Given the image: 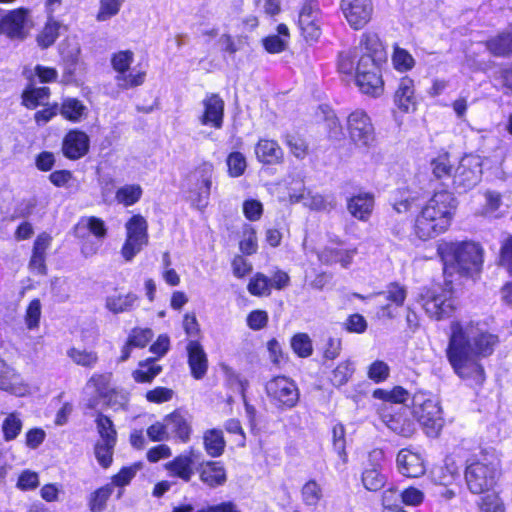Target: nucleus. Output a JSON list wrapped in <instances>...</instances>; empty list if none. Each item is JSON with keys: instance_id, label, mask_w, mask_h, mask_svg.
<instances>
[{"instance_id": "nucleus-1", "label": "nucleus", "mask_w": 512, "mask_h": 512, "mask_svg": "<svg viewBox=\"0 0 512 512\" xmlns=\"http://www.w3.org/2000/svg\"><path fill=\"white\" fill-rule=\"evenodd\" d=\"M498 344V335L482 330L478 323L452 322L447 358L460 378L481 386L486 377L479 358L492 355Z\"/></svg>"}, {"instance_id": "nucleus-2", "label": "nucleus", "mask_w": 512, "mask_h": 512, "mask_svg": "<svg viewBox=\"0 0 512 512\" xmlns=\"http://www.w3.org/2000/svg\"><path fill=\"white\" fill-rule=\"evenodd\" d=\"M456 208L457 200L451 192H435L415 219V235L426 241L444 233L451 225Z\"/></svg>"}, {"instance_id": "nucleus-3", "label": "nucleus", "mask_w": 512, "mask_h": 512, "mask_svg": "<svg viewBox=\"0 0 512 512\" xmlns=\"http://www.w3.org/2000/svg\"><path fill=\"white\" fill-rule=\"evenodd\" d=\"M385 60L386 52L378 35L365 33L358 46L340 53L338 67L342 73L352 74L355 70L359 76L381 68Z\"/></svg>"}, {"instance_id": "nucleus-4", "label": "nucleus", "mask_w": 512, "mask_h": 512, "mask_svg": "<svg viewBox=\"0 0 512 512\" xmlns=\"http://www.w3.org/2000/svg\"><path fill=\"white\" fill-rule=\"evenodd\" d=\"M438 252L444 263V272L462 276L478 274L483 265V250L474 242H450L439 246Z\"/></svg>"}, {"instance_id": "nucleus-5", "label": "nucleus", "mask_w": 512, "mask_h": 512, "mask_svg": "<svg viewBox=\"0 0 512 512\" xmlns=\"http://www.w3.org/2000/svg\"><path fill=\"white\" fill-rule=\"evenodd\" d=\"M500 476L499 464L496 460H473L465 469V480L468 489L474 494L484 493L492 489Z\"/></svg>"}, {"instance_id": "nucleus-6", "label": "nucleus", "mask_w": 512, "mask_h": 512, "mask_svg": "<svg viewBox=\"0 0 512 512\" xmlns=\"http://www.w3.org/2000/svg\"><path fill=\"white\" fill-rule=\"evenodd\" d=\"M270 402L279 410L294 408L300 398L297 384L286 376H276L265 385Z\"/></svg>"}, {"instance_id": "nucleus-7", "label": "nucleus", "mask_w": 512, "mask_h": 512, "mask_svg": "<svg viewBox=\"0 0 512 512\" xmlns=\"http://www.w3.org/2000/svg\"><path fill=\"white\" fill-rule=\"evenodd\" d=\"M126 240L121 249L123 258L130 262L148 245V223L141 215L132 216L125 224Z\"/></svg>"}, {"instance_id": "nucleus-8", "label": "nucleus", "mask_w": 512, "mask_h": 512, "mask_svg": "<svg viewBox=\"0 0 512 512\" xmlns=\"http://www.w3.org/2000/svg\"><path fill=\"white\" fill-rule=\"evenodd\" d=\"M421 302L427 315L436 320L449 317L455 309L450 288L429 289L421 296Z\"/></svg>"}, {"instance_id": "nucleus-9", "label": "nucleus", "mask_w": 512, "mask_h": 512, "mask_svg": "<svg viewBox=\"0 0 512 512\" xmlns=\"http://www.w3.org/2000/svg\"><path fill=\"white\" fill-rule=\"evenodd\" d=\"M413 413L418 421L425 427L437 433L442 427V411L439 402L425 393L413 396Z\"/></svg>"}, {"instance_id": "nucleus-10", "label": "nucleus", "mask_w": 512, "mask_h": 512, "mask_svg": "<svg viewBox=\"0 0 512 512\" xmlns=\"http://www.w3.org/2000/svg\"><path fill=\"white\" fill-rule=\"evenodd\" d=\"M482 177V160L477 155H466L461 158L452 178L454 187L467 191L475 187Z\"/></svg>"}, {"instance_id": "nucleus-11", "label": "nucleus", "mask_w": 512, "mask_h": 512, "mask_svg": "<svg viewBox=\"0 0 512 512\" xmlns=\"http://www.w3.org/2000/svg\"><path fill=\"white\" fill-rule=\"evenodd\" d=\"M351 140L359 147H369L375 140L370 117L362 110L352 112L347 120Z\"/></svg>"}, {"instance_id": "nucleus-12", "label": "nucleus", "mask_w": 512, "mask_h": 512, "mask_svg": "<svg viewBox=\"0 0 512 512\" xmlns=\"http://www.w3.org/2000/svg\"><path fill=\"white\" fill-rule=\"evenodd\" d=\"M213 171V165L204 162L191 175V180L195 181V188L190 191V199L200 209L208 204Z\"/></svg>"}, {"instance_id": "nucleus-13", "label": "nucleus", "mask_w": 512, "mask_h": 512, "mask_svg": "<svg viewBox=\"0 0 512 512\" xmlns=\"http://www.w3.org/2000/svg\"><path fill=\"white\" fill-rule=\"evenodd\" d=\"M341 9L349 25L355 30L363 28L371 19V0H341Z\"/></svg>"}, {"instance_id": "nucleus-14", "label": "nucleus", "mask_w": 512, "mask_h": 512, "mask_svg": "<svg viewBox=\"0 0 512 512\" xmlns=\"http://www.w3.org/2000/svg\"><path fill=\"white\" fill-rule=\"evenodd\" d=\"M319 9L316 3H305L299 13L298 24L306 41H317L321 35Z\"/></svg>"}, {"instance_id": "nucleus-15", "label": "nucleus", "mask_w": 512, "mask_h": 512, "mask_svg": "<svg viewBox=\"0 0 512 512\" xmlns=\"http://www.w3.org/2000/svg\"><path fill=\"white\" fill-rule=\"evenodd\" d=\"M29 30V19L25 9L10 11L4 17L1 15L0 33L10 38L23 39Z\"/></svg>"}, {"instance_id": "nucleus-16", "label": "nucleus", "mask_w": 512, "mask_h": 512, "mask_svg": "<svg viewBox=\"0 0 512 512\" xmlns=\"http://www.w3.org/2000/svg\"><path fill=\"white\" fill-rule=\"evenodd\" d=\"M384 459V452L381 449H374L369 453L371 468H366L362 474L364 487L369 491H378L384 487L386 477L380 470V463Z\"/></svg>"}, {"instance_id": "nucleus-17", "label": "nucleus", "mask_w": 512, "mask_h": 512, "mask_svg": "<svg viewBox=\"0 0 512 512\" xmlns=\"http://www.w3.org/2000/svg\"><path fill=\"white\" fill-rule=\"evenodd\" d=\"M89 144L90 140L85 132L71 130L62 142L63 155L70 160H78L88 153Z\"/></svg>"}, {"instance_id": "nucleus-18", "label": "nucleus", "mask_w": 512, "mask_h": 512, "mask_svg": "<svg viewBox=\"0 0 512 512\" xmlns=\"http://www.w3.org/2000/svg\"><path fill=\"white\" fill-rule=\"evenodd\" d=\"M202 103L204 112L199 117L200 123L220 129L223 124L224 101L218 94H210L205 97Z\"/></svg>"}, {"instance_id": "nucleus-19", "label": "nucleus", "mask_w": 512, "mask_h": 512, "mask_svg": "<svg viewBox=\"0 0 512 512\" xmlns=\"http://www.w3.org/2000/svg\"><path fill=\"white\" fill-rule=\"evenodd\" d=\"M375 204L374 195L361 192L347 199V210L356 219L367 222L373 212Z\"/></svg>"}, {"instance_id": "nucleus-20", "label": "nucleus", "mask_w": 512, "mask_h": 512, "mask_svg": "<svg viewBox=\"0 0 512 512\" xmlns=\"http://www.w3.org/2000/svg\"><path fill=\"white\" fill-rule=\"evenodd\" d=\"M167 431L181 442L186 443L192 432L191 417L181 410H175L164 417Z\"/></svg>"}, {"instance_id": "nucleus-21", "label": "nucleus", "mask_w": 512, "mask_h": 512, "mask_svg": "<svg viewBox=\"0 0 512 512\" xmlns=\"http://www.w3.org/2000/svg\"><path fill=\"white\" fill-rule=\"evenodd\" d=\"M197 457L198 454L194 450H190L189 452L178 455L172 461L167 462L165 468L172 476L189 482L194 475L193 464Z\"/></svg>"}, {"instance_id": "nucleus-22", "label": "nucleus", "mask_w": 512, "mask_h": 512, "mask_svg": "<svg viewBox=\"0 0 512 512\" xmlns=\"http://www.w3.org/2000/svg\"><path fill=\"white\" fill-rule=\"evenodd\" d=\"M396 463L403 476L416 478L425 473V466L420 455L408 449L399 451Z\"/></svg>"}, {"instance_id": "nucleus-23", "label": "nucleus", "mask_w": 512, "mask_h": 512, "mask_svg": "<svg viewBox=\"0 0 512 512\" xmlns=\"http://www.w3.org/2000/svg\"><path fill=\"white\" fill-rule=\"evenodd\" d=\"M186 350L192 376L197 380L202 379L208 370L207 354L197 340H190Z\"/></svg>"}, {"instance_id": "nucleus-24", "label": "nucleus", "mask_w": 512, "mask_h": 512, "mask_svg": "<svg viewBox=\"0 0 512 512\" xmlns=\"http://www.w3.org/2000/svg\"><path fill=\"white\" fill-rule=\"evenodd\" d=\"M0 389L22 396L27 392L23 379L14 368L0 358Z\"/></svg>"}, {"instance_id": "nucleus-25", "label": "nucleus", "mask_w": 512, "mask_h": 512, "mask_svg": "<svg viewBox=\"0 0 512 512\" xmlns=\"http://www.w3.org/2000/svg\"><path fill=\"white\" fill-rule=\"evenodd\" d=\"M200 480L209 487L223 485L226 480V470L219 461H207L202 463L199 469Z\"/></svg>"}, {"instance_id": "nucleus-26", "label": "nucleus", "mask_w": 512, "mask_h": 512, "mask_svg": "<svg viewBox=\"0 0 512 512\" xmlns=\"http://www.w3.org/2000/svg\"><path fill=\"white\" fill-rule=\"evenodd\" d=\"M394 101L398 108L404 112H410L416 109V97L412 79L409 77L401 78L395 92Z\"/></svg>"}, {"instance_id": "nucleus-27", "label": "nucleus", "mask_w": 512, "mask_h": 512, "mask_svg": "<svg viewBox=\"0 0 512 512\" xmlns=\"http://www.w3.org/2000/svg\"><path fill=\"white\" fill-rule=\"evenodd\" d=\"M255 154L261 163L267 165L279 164L283 160V150L273 140H259L255 146Z\"/></svg>"}, {"instance_id": "nucleus-28", "label": "nucleus", "mask_w": 512, "mask_h": 512, "mask_svg": "<svg viewBox=\"0 0 512 512\" xmlns=\"http://www.w3.org/2000/svg\"><path fill=\"white\" fill-rule=\"evenodd\" d=\"M356 84L362 93L373 97L380 96L384 90L381 68L356 76Z\"/></svg>"}, {"instance_id": "nucleus-29", "label": "nucleus", "mask_w": 512, "mask_h": 512, "mask_svg": "<svg viewBox=\"0 0 512 512\" xmlns=\"http://www.w3.org/2000/svg\"><path fill=\"white\" fill-rule=\"evenodd\" d=\"M385 425L394 433L410 437L415 431L414 423L403 413H386L382 416Z\"/></svg>"}, {"instance_id": "nucleus-30", "label": "nucleus", "mask_w": 512, "mask_h": 512, "mask_svg": "<svg viewBox=\"0 0 512 512\" xmlns=\"http://www.w3.org/2000/svg\"><path fill=\"white\" fill-rule=\"evenodd\" d=\"M357 253L356 249L344 250L336 248H324L319 253V260L327 265L340 263L342 267L347 268Z\"/></svg>"}, {"instance_id": "nucleus-31", "label": "nucleus", "mask_w": 512, "mask_h": 512, "mask_svg": "<svg viewBox=\"0 0 512 512\" xmlns=\"http://www.w3.org/2000/svg\"><path fill=\"white\" fill-rule=\"evenodd\" d=\"M204 448L211 457H219L223 454L226 442L222 430L208 429L203 435Z\"/></svg>"}, {"instance_id": "nucleus-32", "label": "nucleus", "mask_w": 512, "mask_h": 512, "mask_svg": "<svg viewBox=\"0 0 512 512\" xmlns=\"http://www.w3.org/2000/svg\"><path fill=\"white\" fill-rule=\"evenodd\" d=\"M488 50L495 56H507L512 53V23L507 30L487 41Z\"/></svg>"}, {"instance_id": "nucleus-33", "label": "nucleus", "mask_w": 512, "mask_h": 512, "mask_svg": "<svg viewBox=\"0 0 512 512\" xmlns=\"http://www.w3.org/2000/svg\"><path fill=\"white\" fill-rule=\"evenodd\" d=\"M87 112V107L76 98H65L59 109V113L71 122H79Z\"/></svg>"}, {"instance_id": "nucleus-34", "label": "nucleus", "mask_w": 512, "mask_h": 512, "mask_svg": "<svg viewBox=\"0 0 512 512\" xmlns=\"http://www.w3.org/2000/svg\"><path fill=\"white\" fill-rule=\"evenodd\" d=\"M138 296L134 293L112 295L106 298V308L114 314L129 312L133 309Z\"/></svg>"}, {"instance_id": "nucleus-35", "label": "nucleus", "mask_w": 512, "mask_h": 512, "mask_svg": "<svg viewBox=\"0 0 512 512\" xmlns=\"http://www.w3.org/2000/svg\"><path fill=\"white\" fill-rule=\"evenodd\" d=\"M85 230H88L99 239H103L107 235V229L104 221L94 216L81 219L75 227V234L78 237H84Z\"/></svg>"}, {"instance_id": "nucleus-36", "label": "nucleus", "mask_w": 512, "mask_h": 512, "mask_svg": "<svg viewBox=\"0 0 512 512\" xmlns=\"http://www.w3.org/2000/svg\"><path fill=\"white\" fill-rule=\"evenodd\" d=\"M301 497L305 505L316 507L323 497L322 487L315 480H309L302 486Z\"/></svg>"}, {"instance_id": "nucleus-37", "label": "nucleus", "mask_w": 512, "mask_h": 512, "mask_svg": "<svg viewBox=\"0 0 512 512\" xmlns=\"http://www.w3.org/2000/svg\"><path fill=\"white\" fill-rule=\"evenodd\" d=\"M142 196V188L138 184L124 185L120 187L115 194L119 203L125 206L134 205Z\"/></svg>"}, {"instance_id": "nucleus-38", "label": "nucleus", "mask_w": 512, "mask_h": 512, "mask_svg": "<svg viewBox=\"0 0 512 512\" xmlns=\"http://www.w3.org/2000/svg\"><path fill=\"white\" fill-rule=\"evenodd\" d=\"M140 369L133 372V378L138 383L151 382L162 370L160 365H156L154 360L139 363Z\"/></svg>"}, {"instance_id": "nucleus-39", "label": "nucleus", "mask_w": 512, "mask_h": 512, "mask_svg": "<svg viewBox=\"0 0 512 512\" xmlns=\"http://www.w3.org/2000/svg\"><path fill=\"white\" fill-rule=\"evenodd\" d=\"M383 296L385 299L400 307L404 304L407 297V289L405 286L393 282L387 285L386 289L377 293V297Z\"/></svg>"}, {"instance_id": "nucleus-40", "label": "nucleus", "mask_w": 512, "mask_h": 512, "mask_svg": "<svg viewBox=\"0 0 512 512\" xmlns=\"http://www.w3.org/2000/svg\"><path fill=\"white\" fill-rule=\"evenodd\" d=\"M22 426V421L17 413L8 414L2 423L4 440L12 441L16 439L22 430Z\"/></svg>"}, {"instance_id": "nucleus-41", "label": "nucleus", "mask_w": 512, "mask_h": 512, "mask_svg": "<svg viewBox=\"0 0 512 512\" xmlns=\"http://www.w3.org/2000/svg\"><path fill=\"white\" fill-rule=\"evenodd\" d=\"M96 426L100 435V441L116 442L117 432L114 428L112 420L102 413H98L96 417Z\"/></svg>"}, {"instance_id": "nucleus-42", "label": "nucleus", "mask_w": 512, "mask_h": 512, "mask_svg": "<svg viewBox=\"0 0 512 512\" xmlns=\"http://www.w3.org/2000/svg\"><path fill=\"white\" fill-rule=\"evenodd\" d=\"M354 373V367L349 360L343 361L332 371L330 376L331 383L340 387L345 385Z\"/></svg>"}, {"instance_id": "nucleus-43", "label": "nucleus", "mask_w": 512, "mask_h": 512, "mask_svg": "<svg viewBox=\"0 0 512 512\" xmlns=\"http://www.w3.org/2000/svg\"><path fill=\"white\" fill-rule=\"evenodd\" d=\"M61 25L59 22L54 20H49L41 33L37 37L38 44L42 48H47L51 46L59 36V30Z\"/></svg>"}, {"instance_id": "nucleus-44", "label": "nucleus", "mask_w": 512, "mask_h": 512, "mask_svg": "<svg viewBox=\"0 0 512 512\" xmlns=\"http://www.w3.org/2000/svg\"><path fill=\"white\" fill-rule=\"evenodd\" d=\"M247 289L254 296H268L271 293L270 279L263 273H257L250 279Z\"/></svg>"}, {"instance_id": "nucleus-45", "label": "nucleus", "mask_w": 512, "mask_h": 512, "mask_svg": "<svg viewBox=\"0 0 512 512\" xmlns=\"http://www.w3.org/2000/svg\"><path fill=\"white\" fill-rule=\"evenodd\" d=\"M113 485H106L91 494L89 507L92 512H101L106 506V502L111 496Z\"/></svg>"}, {"instance_id": "nucleus-46", "label": "nucleus", "mask_w": 512, "mask_h": 512, "mask_svg": "<svg viewBox=\"0 0 512 512\" xmlns=\"http://www.w3.org/2000/svg\"><path fill=\"white\" fill-rule=\"evenodd\" d=\"M116 445V442H108V441H98L95 445V457L98 461V463L103 468H108L113 459V451L114 447Z\"/></svg>"}, {"instance_id": "nucleus-47", "label": "nucleus", "mask_w": 512, "mask_h": 512, "mask_svg": "<svg viewBox=\"0 0 512 512\" xmlns=\"http://www.w3.org/2000/svg\"><path fill=\"white\" fill-rule=\"evenodd\" d=\"M293 351L302 358L309 357L312 354V342L310 337L305 333H298L291 340Z\"/></svg>"}, {"instance_id": "nucleus-48", "label": "nucleus", "mask_w": 512, "mask_h": 512, "mask_svg": "<svg viewBox=\"0 0 512 512\" xmlns=\"http://www.w3.org/2000/svg\"><path fill=\"white\" fill-rule=\"evenodd\" d=\"M432 173L439 180H450L452 174V166L447 155L439 156L431 162Z\"/></svg>"}, {"instance_id": "nucleus-49", "label": "nucleus", "mask_w": 512, "mask_h": 512, "mask_svg": "<svg viewBox=\"0 0 512 512\" xmlns=\"http://www.w3.org/2000/svg\"><path fill=\"white\" fill-rule=\"evenodd\" d=\"M48 87L31 88L23 92V103L28 108H35L43 100L49 97Z\"/></svg>"}, {"instance_id": "nucleus-50", "label": "nucleus", "mask_w": 512, "mask_h": 512, "mask_svg": "<svg viewBox=\"0 0 512 512\" xmlns=\"http://www.w3.org/2000/svg\"><path fill=\"white\" fill-rule=\"evenodd\" d=\"M134 54L130 50L119 51L114 54L111 59L113 68L119 73L118 75H125V72L129 69L133 62Z\"/></svg>"}, {"instance_id": "nucleus-51", "label": "nucleus", "mask_w": 512, "mask_h": 512, "mask_svg": "<svg viewBox=\"0 0 512 512\" xmlns=\"http://www.w3.org/2000/svg\"><path fill=\"white\" fill-rule=\"evenodd\" d=\"M148 438L153 442H163L170 439V432L167 431L165 419L150 425L146 430Z\"/></svg>"}, {"instance_id": "nucleus-52", "label": "nucleus", "mask_w": 512, "mask_h": 512, "mask_svg": "<svg viewBox=\"0 0 512 512\" xmlns=\"http://www.w3.org/2000/svg\"><path fill=\"white\" fill-rule=\"evenodd\" d=\"M390 368L388 364L381 360L374 361L368 368V378L376 383L385 381L389 377Z\"/></svg>"}, {"instance_id": "nucleus-53", "label": "nucleus", "mask_w": 512, "mask_h": 512, "mask_svg": "<svg viewBox=\"0 0 512 512\" xmlns=\"http://www.w3.org/2000/svg\"><path fill=\"white\" fill-rule=\"evenodd\" d=\"M68 356L77 365H82V366H85V367L93 366L97 362V360H98V357H97L96 353L88 352V351H85V350H79V349H76V348H71L68 351Z\"/></svg>"}, {"instance_id": "nucleus-54", "label": "nucleus", "mask_w": 512, "mask_h": 512, "mask_svg": "<svg viewBox=\"0 0 512 512\" xmlns=\"http://www.w3.org/2000/svg\"><path fill=\"white\" fill-rule=\"evenodd\" d=\"M229 174L232 177L241 176L246 169V159L240 152H232L227 158Z\"/></svg>"}, {"instance_id": "nucleus-55", "label": "nucleus", "mask_w": 512, "mask_h": 512, "mask_svg": "<svg viewBox=\"0 0 512 512\" xmlns=\"http://www.w3.org/2000/svg\"><path fill=\"white\" fill-rule=\"evenodd\" d=\"M394 67L399 71H407L414 66V59L405 49L396 48L392 57Z\"/></svg>"}, {"instance_id": "nucleus-56", "label": "nucleus", "mask_w": 512, "mask_h": 512, "mask_svg": "<svg viewBox=\"0 0 512 512\" xmlns=\"http://www.w3.org/2000/svg\"><path fill=\"white\" fill-rule=\"evenodd\" d=\"M481 512H505V505L496 494L486 495L479 504Z\"/></svg>"}, {"instance_id": "nucleus-57", "label": "nucleus", "mask_w": 512, "mask_h": 512, "mask_svg": "<svg viewBox=\"0 0 512 512\" xmlns=\"http://www.w3.org/2000/svg\"><path fill=\"white\" fill-rule=\"evenodd\" d=\"M122 0H101L100 11L97 15L99 21H105L116 15L121 7Z\"/></svg>"}, {"instance_id": "nucleus-58", "label": "nucleus", "mask_w": 512, "mask_h": 512, "mask_svg": "<svg viewBox=\"0 0 512 512\" xmlns=\"http://www.w3.org/2000/svg\"><path fill=\"white\" fill-rule=\"evenodd\" d=\"M41 316V303L38 299H33L26 310V324L29 329H34L38 326Z\"/></svg>"}, {"instance_id": "nucleus-59", "label": "nucleus", "mask_w": 512, "mask_h": 512, "mask_svg": "<svg viewBox=\"0 0 512 512\" xmlns=\"http://www.w3.org/2000/svg\"><path fill=\"white\" fill-rule=\"evenodd\" d=\"M39 485L38 474L31 470H24L17 481V487L21 490H32Z\"/></svg>"}, {"instance_id": "nucleus-60", "label": "nucleus", "mask_w": 512, "mask_h": 512, "mask_svg": "<svg viewBox=\"0 0 512 512\" xmlns=\"http://www.w3.org/2000/svg\"><path fill=\"white\" fill-rule=\"evenodd\" d=\"M399 496L405 505L417 506L424 500V494L421 490L409 487L399 492Z\"/></svg>"}, {"instance_id": "nucleus-61", "label": "nucleus", "mask_w": 512, "mask_h": 512, "mask_svg": "<svg viewBox=\"0 0 512 512\" xmlns=\"http://www.w3.org/2000/svg\"><path fill=\"white\" fill-rule=\"evenodd\" d=\"M304 206L313 210H330L333 209L335 204L332 201H327L324 196L320 194L306 196Z\"/></svg>"}, {"instance_id": "nucleus-62", "label": "nucleus", "mask_w": 512, "mask_h": 512, "mask_svg": "<svg viewBox=\"0 0 512 512\" xmlns=\"http://www.w3.org/2000/svg\"><path fill=\"white\" fill-rule=\"evenodd\" d=\"M344 325H345L346 330L351 333L361 334V333H364L367 329L366 319L358 313L350 315L347 318Z\"/></svg>"}, {"instance_id": "nucleus-63", "label": "nucleus", "mask_w": 512, "mask_h": 512, "mask_svg": "<svg viewBox=\"0 0 512 512\" xmlns=\"http://www.w3.org/2000/svg\"><path fill=\"white\" fill-rule=\"evenodd\" d=\"M173 397V390L165 387H156L146 393V399L153 403L170 401Z\"/></svg>"}, {"instance_id": "nucleus-64", "label": "nucleus", "mask_w": 512, "mask_h": 512, "mask_svg": "<svg viewBox=\"0 0 512 512\" xmlns=\"http://www.w3.org/2000/svg\"><path fill=\"white\" fill-rule=\"evenodd\" d=\"M243 212L247 219L256 221L260 219L263 213V206L261 202L257 200H247L243 204Z\"/></svg>"}]
</instances>
